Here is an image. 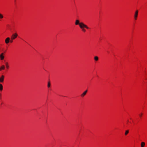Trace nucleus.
<instances>
[{
    "label": "nucleus",
    "instance_id": "obj_3",
    "mask_svg": "<svg viewBox=\"0 0 147 147\" xmlns=\"http://www.w3.org/2000/svg\"><path fill=\"white\" fill-rule=\"evenodd\" d=\"M138 10H136L135 11L134 15V18L135 20H136L137 18V17L138 15Z\"/></svg>",
    "mask_w": 147,
    "mask_h": 147
},
{
    "label": "nucleus",
    "instance_id": "obj_17",
    "mask_svg": "<svg viewBox=\"0 0 147 147\" xmlns=\"http://www.w3.org/2000/svg\"><path fill=\"white\" fill-rule=\"evenodd\" d=\"M82 30L84 32H85L86 31V30L85 29H84V28H81Z\"/></svg>",
    "mask_w": 147,
    "mask_h": 147
},
{
    "label": "nucleus",
    "instance_id": "obj_6",
    "mask_svg": "<svg viewBox=\"0 0 147 147\" xmlns=\"http://www.w3.org/2000/svg\"><path fill=\"white\" fill-rule=\"evenodd\" d=\"M4 76L3 75H2L1 77L0 78V82H2L4 81Z\"/></svg>",
    "mask_w": 147,
    "mask_h": 147
},
{
    "label": "nucleus",
    "instance_id": "obj_14",
    "mask_svg": "<svg viewBox=\"0 0 147 147\" xmlns=\"http://www.w3.org/2000/svg\"><path fill=\"white\" fill-rule=\"evenodd\" d=\"M129 133V131L128 130H126L125 131V135H127V134L128 133Z\"/></svg>",
    "mask_w": 147,
    "mask_h": 147
},
{
    "label": "nucleus",
    "instance_id": "obj_4",
    "mask_svg": "<svg viewBox=\"0 0 147 147\" xmlns=\"http://www.w3.org/2000/svg\"><path fill=\"white\" fill-rule=\"evenodd\" d=\"M87 92V90H86V91H84L81 95V96L82 97H84V96L86 94V93Z\"/></svg>",
    "mask_w": 147,
    "mask_h": 147
},
{
    "label": "nucleus",
    "instance_id": "obj_19",
    "mask_svg": "<svg viewBox=\"0 0 147 147\" xmlns=\"http://www.w3.org/2000/svg\"><path fill=\"white\" fill-rule=\"evenodd\" d=\"M13 42V40H10V42L12 43V42Z\"/></svg>",
    "mask_w": 147,
    "mask_h": 147
},
{
    "label": "nucleus",
    "instance_id": "obj_7",
    "mask_svg": "<svg viewBox=\"0 0 147 147\" xmlns=\"http://www.w3.org/2000/svg\"><path fill=\"white\" fill-rule=\"evenodd\" d=\"M3 53H1L0 55V58L1 60H3L4 59V56H3Z\"/></svg>",
    "mask_w": 147,
    "mask_h": 147
},
{
    "label": "nucleus",
    "instance_id": "obj_16",
    "mask_svg": "<svg viewBox=\"0 0 147 147\" xmlns=\"http://www.w3.org/2000/svg\"><path fill=\"white\" fill-rule=\"evenodd\" d=\"M50 86H51L50 83L49 82H48V85H47L48 87H50Z\"/></svg>",
    "mask_w": 147,
    "mask_h": 147
},
{
    "label": "nucleus",
    "instance_id": "obj_2",
    "mask_svg": "<svg viewBox=\"0 0 147 147\" xmlns=\"http://www.w3.org/2000/svg\"><path fill=\"white\" fill-rule=\"evenodd\" d=\"M18 35L17 33H14L13 34L11 37V39L12 40L15 39L17 38Z\"/></svg>",
    "mask_w": 147,
    "mask_h": 147
},
{
    "label": "nucleus",
    "instance_id": "obj_12",
    "mask_svg": "<svg viewBox=\"0 0 147 147\" xmlns=\"http://www.w3.org/2000/svg\"><path fill=\"white\" fill-rule=\"evenodd\" d=\"M145 145V143L144 142H142L141 143V147H144Z\"/></svg>",
    "mask_w": 147,
    "mask_h": 147
},
{
    "label": "nucleus",
    "instance_id": "obj_13",
    "mask_svg": "<svg viewBox=\"0 0 147 147\" xmlns=\"http://www.w3.org/2000/svg\"><path fill=\"white\" fill-rule=\"evenodd\" d=\"M5 65H6V67L7 68V69H8V68L9 67V66L8 65V63L7 62H6L5 63Z\"/></svg>",
    "mask_w": 147,
    "mask_h": 147
},
{
    "label": "nucleus",
    "instance_id": "obj_11",
    "mask_svg": "<svg viewBox=\"0 0 147 147\" xmlns=\"http://www.w3.org/2000/svg\"><path fill=\"white\" fill-rule=\"evenodd\" d=\"M3 89V87L2 84H0V90L1 91Z\"/></svg>",
    "mask_w": 147,
    "mask_h": 147
},
{
    "label": "nucleus",
    "instance_id": "obj_8",
    "mask_svg": "<svg viewBox=\"0 0 147 147\" xmlns=\"http://www.w3.org/2000/svg\"><path fill=\"white\" fill-rule=\"evenodd\" d=\"M75 24L76 25H79V26L80 25V23L79 21L78 20H76Z\"/></svg>",
    "mask_w": 147,
    "mask_h": 147
},
{
    "label": "nucleus",
    "instance_id": "obj_10",
    "mask_svg": "<svg viewBox=\"0 0 147 147\" xmlns=\"http://www.w3.org/2000/svg\"><path fill=\"white\" fill-rule=\"evenodd\" d=\"M4 69L5 66L4 65H3L1 67H0V71L1 70V69Z\"/></svg>",
    "mask_w": 147,
    "mask_h": 147
},
{
    "label": "nucleus",
    "instance_id": "obj_20",
    "mask_svg": "<svg viewBox=\"0 0 147 147\" xmlns=\"http://www.w3.org/2000/svg\"><path fill=\"white\" fill-rule=\"evenodd\" d=\"M7 26H8V27H9V25H7Z\"/></svg>",
    "mask_w": 147,
    "mask_h": 147
},
{
    "label": "nucleus",
    "instance_id": "obj_1",
    "mask_svg": "<svg viewBox=\"0 0 147 147\" xmlns=\"http://www.w3.org/2000/svg\"><path fill=\"white\" fill-rule=\"evenodd\" d=\"M79 26L81 29L84 28H85L87 29H89V28L87 26V25L85 24L82 22L80 23V24Z\"/></svg>",
    "mask_w": 147,
    "mask_h": 147
},
{
    "label": "nucleus",
    "instance_id": "obj_15",
    "mask_svg": "<svg viewBox=\"0 0 147 147\" xmlns=\"http://www.w3.org/2000/svg\"><path fill=\"white\" fill-rule=\"evenodd\" d=\"M3 18V16L2 14L0 13V19H2Z\"/></svg>",
    "mask_w": 147,
    "mask_h": 147
},
{
    "label": "nucleus",
    "instance_id": "obj_9",
    "mask_svg": "<svg viewBox=\"0 0 147 147\" xmlns=\"http://www.w3.org/2000/svg\"><path fill=\"white\" fill-rule=\"evenodd\" d=\"M94 59L95 61H97L98 60V58L97 56H95L94 57Z\"/></svg>",
    "mask_w": 147,
    "mask_h": 147
},
{
    "label": "nucleus",
    "instance_id": "obj_5",
    "mask_svg": "<svg viewBox=\"0 0 147 147\" xmlns=\"http://www.w3.org/2000/svg\"><path fill=\"white\" fill-rule=\"evenodd\" d=\"M10 38L9 37L5 39V42L6 44H7L8 43L9 41H10Z\"/></svg>",
    "mask_w": 147,
    "mask_h": 147
},
{
    "label": "nucleus",
    "instance_id": "obj_18",
    "mask_svg": "<svg viewBox=\"0 0 147 147\" xmlns=\"http://www.w3.org/2000/svg\"><path fill=\"white\" fill-rule=\"evenodd\" d=\"M142 113H141L139 115L140 116V117H142Z\"/></svg>",
    "mask_w": 147,
    "mask_h": 147
}]
</instances>
